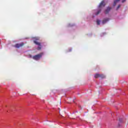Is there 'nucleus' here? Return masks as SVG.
I'll return each instance as SVG.
<instances>
[{
	"label": "nucleus",
	"mask_w": 128,
	"mask_h": 128,
	"mask_svg": "<svg viewBox=\"0 0 128 128\" xmlns=\"http://www.w3.org/2000/svg\"><path fill=\"white\" fill-rule=\"evenodd\" d=\"M106 6V3H104V1H102L99 6H98V10L97 12L95 14L96 16H98V14H100V12H102V8H104V6Z\"/></svg>",
	"instance_id": "1"
},
{
	"label": "nucleus",
	"mask_w": 128,
	"mask_h": 128,
	"mask_svg": "<svg viewBox=\"0 0 128 128\" xmlns=\"http://www.w3.org/2000/svg\"><path fill=\"white\" fill-rule=\"evenodd\" d=\"M35 40H36L34 41V44H36V46H38L37 50H42V44L36 41V40H40V38H36Z\"/></svg>",
	"instance_id": "2"
},
{
	"label": "nucleus",
	"mask_w": 128,
	"mask_h": 128,
	"mask_svg": "<svg viewBox=\"0 0 128 128\" xmlns=\"http://www.w3.org/2000/svg\"><path fill=\"white\" fill-rule=\"evenodd\" d=\"M43 54L44 53H40L38 54L33 56L32 58L33 60H40Z\"/></svg>",
	"instance_id": "3"
},
{
	"label": "nucleus",
	"mask_w": 128,
	"mask_h": 128,
	"mask_svg": "<svg viewBox=\"0 0 128 128\" xmlns=\"http://www.w3.org/2000/svg\"><path fill=\"white\" fill-rule=\"evenodd\" d=\"M24 46V42H22L20 44H16L14 45V47L16 48H22Z\"/></svg>",
	"instance_id": "4"
},
{
	"label": "nucleus",
	"mask_w": 128,
	"mask_h": 128,
	"mask_svg": "<svg viewBox=\"0 0 128 128\" xmlns=\"http://www.w3.org/2000/svg\"><path fill=\"white\" fill-rule=\"evenodd\" d=\"M104 78L106 77H105L104 75L102 74H96L94 75V78Z\"/></svg>",
	"instance_id": "5"
},
{
	"label": "nucleus",
	"mask_w": 128,
	"mask_h": 128,
	"mask_svg": "<svg viewBox=\"0 0 128 128\" xmlns=\"http://www.w3.org/2000/svg\"><path fill=\"white\" fill-rule=\"evenodd\" d=\"M118 121L119 123L118 124V126H120V124H122V122H124V119H122V118H120Z\"/></svg>",
	"instance_id": "6"
},
{
	"label": "nucleus",
	"mask_w": 128,
	"mask_h": 128,
	"mask_svg": "<svg viewBox=\"0 0 128 128\" xmlns=\"http://www.w3.org/2000/svg\"><path fill=\"white\" fill-rule=\"evenodd\" d=\"M110 10H112V8L110 7H108L106 10H105V14H108Z\"/></svg>",
	"instance_id": "7"
},
{
	"label": "nucleus",
	"mask_w": 128,
	"mask_h": 128,
	"mask_svg": "<svg viewBox=\"0 0 128 128\" xmlns=\"http://www.w3.org/2000/svg\"><path fill=\"white\" fill-rule=\"evenodd\" d=\"M108 20H110V18H106L102 20V22L103 24H106V22H108Z\"/></svg>",
	"instance_id": "8"
},
{
	"label": "nucleus",
	"mask_w": 128,
	"mask_h": 128,
	"mask_svg": "<svg viewBox=\"0 0 128 128\" xmlns=\"http://www.w3.org/2000/svg\"><path fill=\"white\" fill-rule=\"evenodd\" d=\"M120 0H115L114 1V6H116V4H118V2H120ZM126 2V0H122V2Z\"/></svg>",
	"instance_id": "9"
},
{
	"label": "nucleus",
	"mask_w": 128,
	"mask_h": 128,
	"mask_svg": "<svg viewBox=\"0 0 128 128\" xmlns=\"http://www.w3.org/2000/svg\"><path fill=\"white\" fill-rule=\"evenodd\" d=\"M96 23H97V24L99 26V24H100V20H97Z\"/></svg>",
	"instance_id": "10"
},
{
	"label": "nucleus",
	"mask_w": 128,
	"mask_h": 128,
	"mask_svg": "<svg viewBox=\"0 0 128 128\" xmlns=\"http://www.w3.org/2000/svg\"><path fill=\"white\" fill-rule=\"evenodd\" d=\"M120 8V5H118L117 7L116 10H118V8Z\"/></svg>",
	"instance_id": "11"
},
{
	"label": "nucleus",
	"mask_w": 128,
	"mask_h": 128,
	"mask_svg": "<svg viewBox=\"0 0 128 128\" xmlns=\"http://www.w3.org/2000/svg\"><path fill=\"white\" fill-rule=\"evenodd\" d=\"M30 57L31 58H32V55H30Z\"/></svg>",
	"instance_id": "12"
}]
</instances>
